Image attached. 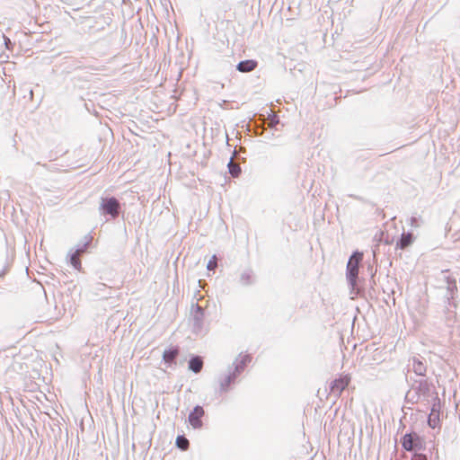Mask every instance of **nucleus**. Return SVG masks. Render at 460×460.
I'll use <instances>...</instances> for the list:
<instances>
[{"label":"nucleus","instance_id":"nucleus-18","mask_svg":"<svg viewBox=\"0 0 460 460\" xmlns=\"http://www.w3.org/2000/svg\"><path fill=\"white\" fill-rule=\"evenodd\" d=\"M415 371H419V370H421L423 368V364L420 362V361H418L417 362V367L415 366Z\"/></svg>","mask_w":460,"mask_h":460},{"label":"nucleus","instance_id":"nucleus-3","mask_svg":"<svg viewBox=\"0 0 460 460\" xmlns=\"http://www.w3.org/2000/svg\"><path fill=\"white\" fill-rule=\"evenodd\" d=\"M440 411H441V403L439 400H437L431 407L430 412L428 418V425L436 429L440 427Z\"/></svg>","mask_w":460,"mask_h":460},{"label":"nucleus","instance_id":"nucleus-17","mask_svg":"<svg viewBox=\"0 0 460 460\" xmlns=\"http://www.w3.org/2000/svg\"><path fill=\"white\" fill-rule=\"evenodd\" d=\"M411 460H428V457L424 454L415 453L412 455Z\"/></svg>","mask_w":460,"mask_h":460},{"label":"nucleus","instance_id":"nucleus-1","mask_svg":"<svg viewBox=\"0 0 460 460\" xmlns=\"http://www.w3.org/2000/svg\"><path fill=\"white\" fill-rule=\"evenodd\" d=\"M363 259V253L354 252L347 264V279L352 288L357 286L359 263Z\"/></svg>","mask_w":460,"mask_h":460},{"label":"nucleus","instance_id":"nucleus-14","mask_svg":"<svg viewBox=\"0 0 460 460\" xmlns=\"http://www.w3.org/2000/svg\"><path fill=\"white\" fill-rule=\"evenodd\" d=\"M176 445L181 450H187L189 448V440L183 436H178L176 438Z\"/></svg>","mask_w":460,"mask_h":460},{"label":"nucleus","instance_id":"nucleus-6","mask_svg":"<svg viewBox=\"0 0 460 460\" xmlns=\"http://www.w3.org/2000/svg\"><path fill=\"white\" fill-rule=\"evenodd\" d=\"M349 384V377L344 376L335 379L331 386L332 393L341 394Z\"/></svg>","mask_w":460,"mask_h":460},{"label":"nucleus","instance_id":"nucleus-10","mask_svg":"<svg viewBox=\"0 0 460 460\" xmlns=\"http://www.w3.org/2000/svg\"><path fill=\"white\" fill-rule=\"evenodd\" d=\"M85 252V247H83L81 249H77L71 256L70 262L73 265L75 269L80 270L81 269V255Z\"/></svg>","mask_w":460,"mask_h":460},{"label":"nucleus","instance_id":"nucleus-4","mask_svg":"<svg viewBox=\"0 0 460 460\" xmlns=\"http://www.w3.org/2000/svg\"><path fill=\"white\" fill-rule=\"evenodd\" d=\"M205 414V411L201 406H196L192 411L189 414V422L193 429H200L203 425L202 417Z\"/></svg>","mask_w":460,"mask_h":460},{"label":"nucleus","instance_id":"nucleus-12","mask_svg":"<svg viewBox=\"0 0 460 460\" xmlns=\"http://www.w3.org/2000/svg\"><path fill=\"white\" fill-rule=\"evenodd\" d=\"M179 349L177 348L167 349L164 352L163 358L164 360L167 363H171L174 360V358L178 356Z\"/></svg>","mask_w":460,"mask_h":460},{"label":"nucleus","instance_id":"nucleus-9","mask_svg":"<svg viewBox=\"0 0 460 460\" xmlns=\"http://www.w3.org/2000/svg\"><path fill=\"white\" fill-rule=\"evenodd\" d=\"M412 242H413L412 234H411V233L402 234L400 240L396 243V247L401 250H403L406 247H408L409 245H411L412 243Z\"/></svg>","mask_w":460,"mask_h":460},{"label":"nucleus","instance_id":"nucleus-8","mask_svg":"<svg viewBox=\"0 0 460 460\" xmlns=\"http://www.w3.org/2000/svg\"><path fill=\"white\" fill-rule=\"evenodd\" d=\"M256 66H257V62L255 60L249 59V60L241 61L237 65V69L240 72L247 73V72H251V71L254 70L256 68Z\"/></svg>","mask_w":460,"mask_h":460},{"label":"nucleus","instance_id":"nucleus-15","mask_svg":"<svg viewBox=\"0 0 460 460\" xmlns=\"http://www.w3.org/2000/svg\"><path fill=\"white\" fill-rule=\"evenodd\" d=\"M229 171L233 176L236 177V176H238L239 172H241V169L238 164H236L231 161L229 163Z\"/></svg>","mask_w":460,"mask_h":460},{"label":"nucleus","instance_id":"nucleus-2","mask_svg":"<svg viewBox=\"0 0 460 460\" xmlns=\"http://www.w3.org/2000/svg\"><path fill=\"white\" fill-rule=\"evenodd\" d=\"M120 205L115 198L102 199L101 203V209L105 213L111 215L113 218L117 217L119 213Z\"/></svg>","mask_w":460,"mask_h":460},{"label":"nucleus","instance_id":"nucleus-11","mask_svg":"<svg viewBox=\"0 0 460 460\" xmlns=\"http://www.w3.org/2000/svg\"><path fill=\"white\" fill-rule=\"evenodd\" d=\"M203 367V361L199 357L192 358L189 362V367L195 373L200 372Z\"/></svg>","mask_w":460,"mask_h":460},{"label":"nucleus","instance_id":"nucleus-7","mask_svg":"<svg viewBox=\"0 0 460 460\" xmlns=\"http://www.w3.org/2000/svg\"><path fill=\"white\" fill-rule=\"evenodd\" d=\"M252 361V357L247 353H241L235 360V372L239 374Z\"/></svg>","mask_w":460,"mask_h":460},{"label":"nucleus","instance_id":"nucleus-5","mask_svg":"<svg viewBox=\"0 0 460 460\" xmlns=\"http://www.w3.org/2000/svg\"><path fill=\"white\" fill-rule=\"evenodd\" d=\"M420 440L416 434H405L402 438V446L406 451H411L415 447H418Z\"/></svg>","mask_w":460,"mask_h":460},{"label":"nucleus","instance_id":"nucleus-13","mask_svg":"<svg viewBox=\"0 0 460 460\" xmlns=\"http://www.w3.org/2000/svg\"><path fill=\"white\" fill-rule=\"evenodd\" d=\"M235 375H234V376H232L231 375L224 376L220 381V389L222 391H226L229 387Z\"/></svg>","mask_w":460,"mask_h":460},{"label":"nucleus","instance_id":"nucleus-16","mask_svg":"<svg viewBox=\"0 0 460 460\" xmlns=\"http://www.w3.org/2000/svg\"><path fill=\"white\" fill-rule=\"evenodd\" d=\"M217 266V259L216 255H213L208 262L207 268L209 270H214Z\"/></svg>","mask_w":460,"mask_h":460}]
</instances>
